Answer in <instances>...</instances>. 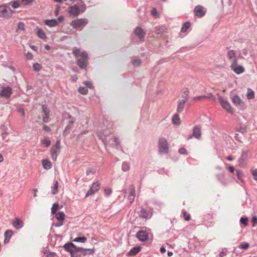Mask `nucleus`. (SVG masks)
I'll use <instances>...</instances> for the list:
<instances>
[{
  "instance_id": "f704fd0d",
  "label": "nucleus",
  "mask_w": 257,
  "mask_h": 257,
  "mask_svg": "<svg viewBox=\"0 0 257 257\" xmlns=\"http://www.w3.org/2000/svg\"><path fill=\"white\" fill-rule=\"evenodd\" d=\"M87 238L85 236L82 237H78L75 238H74L73 240V241L77 242H82L84 243L86 241Z\"/></svg>"
},
{
  "instance_id": "0eeeda50",
  "label": "nucleus",
  "mask_w": 257,
  "mask_h": 257,
  "mask_svg": "<svg viewBox=\"0 0 257 257\" xmlns=\"http://www.w3.org/2000/svg\"><path fill=\"white\" fill-rule=\"evenodd\" d=\"M60 141L57 140L55 145L50 150L51 157L54 161H56L57 156L60 152Z\"/></svg>"
},
{
  "instance_id": "dca6fc26",
  "label": "nucleus",
  "mask_w": 257,
  "mask_h": 257,
  "mask_svg": "<svg viewBox=\"0 0 257 257\" xmlns=\"http://www.w3.org/2000/svg\"><path fill=\"white\" fill-rule=\"evenodd\" d=\"M67 119H68V121L67 122V125L65 128V132L70 130L72 128L73 124L75 121V119L73 118L70 114H68Z\"/></svg>"
},
{
  "instance_id": "9b49d317",
  "label": "nucleus",
  "mask_w": 257,
  "mask_h": 257,
  "mask_svg": "<svg viewBox=\"0 0 257 257\" xmlns=\"http://www.w3.org/2000/svg\"><path fill=\"white\" fill-rule=\"evenodd\" d=\"M100 183L98 182H94L90 188L87 192L85 197L92 195L95 193L99 189Z\"/></svg>"
},
{
  "instance_id": "603ef678",
  "label": "nucleus",
  "mask_w": 257,
  "mask_h": 257,
  "mask_svg": "<svg viewBox=\"0 0 257 257\" xmlns=\"http://www.w3.org/2000/svg\"><path fill=\"white\" fill-rule=\"evenodd\" d=\"M33 67L34 70L36 71H39L41 69L40 64L38 63L34 64Z\"/></svg>"
},
{
  "instance_id": "39448f33",
  "label": "nucleus",
  "mask_w": 257,
  "mask_h": 257,
  "mask_svg": "<svg viewBox=\"0 0 257 257\" xmlns=\"http://www.w3.org/2000/svg\"><path fill=\"white\" fill-rule=\"evenodd\" d=\"M88 23V20L86 19H77L72 21L70 25L74 29L81 30Z\"/></svg>"
},
{
  "instance_id": "c756f323",
  "label": "nucleus",
  "mask_w": 257,
  "mask_h": 257,
  "mask_svg": "<svg viewBox=\"0 0 257 257\" xmlns=\"http://www.w3.org/2000/svg\"><path fill=\"white\" fill-rule=\"evenodd\" d=\"M130 168V164L127 162H123L122 163L121 169L123 172L128 171Z\"/></svg>"
},
{
  "instance_id": "69168bd1",
  "label": "nucleus",
  "mask_w": 257,
  "mask_h": 257,
  "mask_svg": "<svg viewBox=\"0 0 257 257\" xmlns=\"http://www.w3.org/2000/svg\"><path fill=\"white\" fill-rule=\"evenodd\" d=\"M43 130L46 132H50L51 130H50V128L48 126H47L46 125H44L43 126Z\"/></svg>"
},
{
  "instance_id": "de8ad7c7",
  "label": "nucleus",
  "mask_w": 257,
  "mask_h": 257,
  "mask_svg": "<svg viewBox=\"0 0 257 257\" xmlns=\"http://www.w3.org/2000/svg\"><path fill=\"white\" fill-rule=\"evenodd\" d=\"M249 247V244L246 242H241L239 245V248L243 249H246Z\"/></svg>"
},
{
  "instance_id": "423d86ee",
  "label": "nucleus",
  "mask_w": 257,
  "mask_h": 257,
  "mask_svg": "<svg viewBox=\"0 0 257 257\" xmlns=\"http://www.w3.org/2000/svg\"><path fill=\"white\" fill-rule=\"evenodd\" d=\"M135 187L134 185L128 186L124 192V197L126 198L130 204L133 203L136 197Z\"/></svg>"
},
{
  "instance_id": "bf43d9fd",
  "label": "nucleus",
  "mask_w": 257,
  "mask_h": 257,
  "mask_svg": "<svg viewBox=\"0 0 257 257\" xmlns=\"http://www.w3.org/2000/svg\"><path fill=\"white\" fill-rule=\"evenodd\" d=\"M151 13L152 15H153L154 16H156L158 15L157 10L155 8L151 10Z\"/></svg>"
},
{
  "instance_id": "9d476101",
  "label": "nucleus",
  "mask_w": 257,
  "mask_h": 257,
  "mask_svg": "<svg viewBox=\"0 0 257 257\" xmlns=\"http://www.w3.org/2000/svg\"><path fill=\"white\" fill-rule=\"evenodd\" d=\"M63 247L66 251L69 252L71 254L78 252L79 249H81L80 247H77L71 242L66 243Z\"/></svg>"
},
{
  "instance_id": "f03ea898",
  "label": "nucleus",
  "mask_w": 257,
  "mask_h": 257,
  "mask_svg": "<svg viewBox=\"0 0 257 257\" xmlns=\"http://www.w3.org/2000/svg\"><path fill=\"white\" fill-rule=\"evenodd\" d=\"M98 136L104 143H109L113 147L117 148L119 142L117 138L112 136H105L103 133H99Z\"/></svg>"
},
{
  "instance_id": "09e8293b",
  "label": "nucleus",
  "mask_w": 257,
  "mask_h": 257,
  "mask_svg": "<svg viewBox=\"0 0 257 257\" xmlns=\"http://www.w3.org/2000/svg\"><path fill=\"white\" fill-rule=\"evenodd\" d=\"M141 63V61L139 59H136L132 61V64L135 67L139 66Z\"/></svg>"
},
{
  "instance_id": "f257e3e1",
  "label": "nucleus",
  "mask_w": 257,
  "mask_h": 257,
  "mask_svg": "<svg viewBox=\"0 0 257 257\" xmlns=\"http://www.w3.org/2000/svg\"><path fill=\"white\" fill-rule=\"evenodd\" d=\"M80 52V51L79 49L74 48L73 50V54L76 58L80 57V58L77 59V64L81 69H84L88 64V54L85 51H83L81 53Z\"/></svg>"
},
{
  "instance_id": "7c9ffc66",
  "label": "nucleus",
  "mask_w": 257,
  "mask_h": 257,
  "mask_svg": "<svg viewBox=\"0 0 257 257\" xmlns=\"http://www.w3.org/2000/svg\"><path fill=\"white\" fill-rule=\"evenodd\" d=\"M236 176L237 177L238 180L240 181L239 182V184H243V180H242V178L243 177V173L241 171L237 170L236 171Z\"/></svg>"
},
{
  "instance_id": "ea45409f",
  "label": "nucleus",
  "mask_w": 257,
  "mask_h": 257,
  "mask_svg": "<svg viewBox=\"0 0 257 257\" xmlns=\"http://www.w3.org/2000/svg\"><path fill=\"white\" fill-rule=\"evenodd\" d=\"M190 27V23L189 22H186L183 26L181 31L182 32H186Z\"/></svg>"
},
{
  "instance_id": "f8f14e48",
  "label": "nucleus",
  "mask_w": 257,
  "mask_h": 257,
  "mask_svg": "<svg viewBox=\"0 0 257 257\" xmlns=\"http://www.w3.org/2000/svg\"><path fill=\"white\" fill-rule=\"evenodd\" d=\"M218 100L222 107L227 111H231V107L228 101L224 99L223 97L219 96Z\"/></svg>"
},
{
  "instance_id": "c9c22d12",
  "label": "nucleus",
  "mask_w": 257,
  "mask_h": 257,
  "mask_svg": "<svg viewBox=\"0 0 257 257\" xmlns=\"http://www.w3.org/2000/svg\"><path fill=\"white\" fill-rule=\"evenodd\" d=\"M254 97V92L251 89L248 88L247 89V97L248 99H251L253 98Z\"/></svg>"
},
{
  "instance_id": "37998d69",
  "label": "nucleus",
  "mask_w": 257,
  "mask_h": 257,
  "mask_svg": "<svg viewBox=\"0 0 257 257\" xmlns=\"http://www.w3.org/2000/svg\"><path fill=\"white\" fill-rule=\"evenodd\" d=\"M44 254L46 257H56L57 254L54 252H51L49 251H46L44 252Z\"/></svg>"
},
{
  "instance_id": "e433bc0d",
  "label": "nucleus",
  "mask_w": 257,
  "mask_h": 257,
  "mask_svg": "<svg viewBox=\"0 0 257 257\" xmlns=\"http://www.w3.org/2000/svg\"><path fill=\"white\" fill-rule=\"evenodd\" d=\"M181 100H183L186 102L188 99V91L187 90L185 91L182 94V96L179 98Z\"/></svg>"
},
{
  "instance_id": "1a4fd4ad",
  "label": "nucleus",
  "mask_w": 257,
  "mask_h": 257,
  "mask_svg": "<svg viewBox=\"0 0 257 257\" xmlns=\"http://www.w3.org/2000/svg\"><path fill=\"white\" fill-rule=\"evenodd\" d=\"M159 152L162 154H167L168 151V145L166 139L161 138L159 140Z\"/></svg>"
},
{
  "instance_id": "4468645a",
  "label": "nucleus",
  "mask_w": 257,
  "mask_h": 257,
  "mask_svg": "<svg viewBox=\"0 0 257 257\" xmlns=\"http://www.w3.org/2000/svg\"><path fill=\"white\" fill-rule=\"evenodd\" d=\"M136 237L142 241L147 240L148 238V233L145 231H139L136 234Z\"/></svg>"
},
{
  "instance_id": "774afa93",
  "label": "nucleus",
  "mask_w": 257,
  "mask_h": 257,
  "mask_svg": "<svg viewBox=\"0 0 257 257\" xmlns=\"http://www.w3.org/2000/svg\"><path fill=\"white\" fill-rule=\"evenodd\" d=\"M63 224V221H59L58 223H56L54 225L56 227H60Z\"/></svg>"
},
{
  "instance_id": "79ce46f5",
  "label": "nucleus",
  "mask_w": 257,
  "mask_h": 257,
  "mask_svg": "<svg viewBox=\"0 0 257 257\" xmlns=\"http://www.w3.org/2000/svg\"><path fill=\"white\" fill-rule=\"evenodd\" d=\"M213 97H214V96L212 94L210 93V94H209V95H201V96L195 97L194 100H199V99H202V98H213Z\"/></svg>"
},
{
  "instance_id": "c03bdc74",
  "label": "nucleus",
  "mask_w": 257,
  "mask_h": 257,
  "mask_svg": "<svg viewBox=\"0 0 257 257\" xmlns=\"http://www.w3.org/2000/svg\"><path fill=\"white\" fill-rule=\"evenodd\" d=\"M78 91L82 94H86L88 93V89L84 87H80L78 89Z\"/></svg>"
},
{
  "instance_id": "a211bd4d",
  "label": "nucleus",
  "mask_w": 257,
  "mask_h": 257,
  "mask_svg": "<svg viewBox=\"0 0 257 257\" xmlns=\"http://www.w3.org/2000/svg\"><path fill=\"white\" fill-rule=\"evenodd\" d=\"M153 215L152 210L148 211L145 209H142L141 211V217L145 219H148L151 217Z\"/></svg>"
},
{
  "instance_id": "680f3d73",
  "label": "nucleus",
  "mask_w": 257,
  "mask_h": 257,
  "mask_svg": "<svg viewBox=\"0 0 257 257\" xmlns=\"http://www.w3.org/2000/svg\"><path fill=\"white\" fill-rule=\"evenodd\" d=\"M84 84L89 88H91L92 87V84L90 81H85Z\"/></svg>"
},
{
  "instance_id": "cd10ccee",
  "label": "nucleus",
  "mask_w": 257,
  "mask_h": 257,
  "mask_svg": "<svg viewBox=\"0 0 257 257\" xmlns=\"http://www.w3.org/2000/svg\"><path fill=\"white\" fill-rule=\"evenodd\" d=\"M172 122L173 124L176 125H179L181 123V120L178 114H175L172 117Z\"/></svg>"
},
{
  "instance_id": "8fccbe9b",
  "label": "nucleus",
  "mask_w": 257,
  "mask_h": 257,
  "mask_svg": "<svg viewBox=\"0 0 257 257\" xmlns=\"http://www.w3.org/2000/svg\"><path fill=\"white\" fill-rule=\"evenodd\" d=\"M240 222L245 226H247L248 224V218L247 217H241Z\"/></svg>"
},
{
  "instance_id": "a18cd8bd",
  "label": "nucleus",
  "mask_w": 257,
  "mask_h": 257,
  "mask_svg": "<svg viewBox=\"0 0 257 257\" xmlns=\"http://www.w3.org/2000/svg\"><path fill=\"white\" fill-rule=\"evenodd\" d=\"M58 204L57 203H54L52 208H51V213L53 214H55L58 208Z\"/></svg>"
},
{
  "instance_id": "e2e57ef3",
  "label": "nucleus",
  "mask_w": 257,
  "mask_h": 257,
  "mask_svg": "<svg viewBox=\"0 0 257 257\" xmlns=\"http://www.w3.org/2000/svg\"><path fill=\"white\" fill-rule=\"evenodd\" d=\"M179 152L181 154H187V150L184 148H181L179 150Z\"/></svg>"
},
{
  "instance_id": "6e6552de",
  "label": "nucleus",
  "mask_w": 257,
  "mask_h": 257,
  "mask_svg": "<svg viewBox=\"0 0 257 257\" xmlns=\"http://www.w3.org/2000/svg\"><path fill=\"white\" fill-rule=\"evenodd\" d=\"M230 68L235 74L238 75L243 73L245 71L243 66L239 65L238 60H235L233 62H231Z\"/></svg>"
},
{
  "instance_id": "ddd939ff",
  "label": "nucleus",
  "mask_w": 257,
  "mask_h": 257,
  "mask_svg": "<svg viewBox=\"0 0 257 257\" xmlns=\"http://www.w3.org/2000/svg\"><path fill=\"white\" fill-rule=\"evenodd\" d=\"M135 35L138 37L141 41H144L145 36L146 35V33L142 29L141 27H137L134 31Z\"/></svg>"
},
{
  "instance_id": "473e14b6",
  "label": "nucleus",
  "mask_w": 257,
  "mask_h": 257,
  "mask_svg": "<svg viewBox=\"0 0 257 257\" xmlns=\"http://www.w3.org/2000/svg\"><path fill=\"white\" fill-rule=\"evenodd\" d=\"M25 24L22 22H19L18 24L17 28L16 29V32H18L19 31H25Z\"/></svg>"
},
{
  "instance_id": "a878e982",
  "label": "nucleus",
  "mask_w": 257,
  "mask_h": 257,
  "mask_svg": "<svg viewBox=\"0 0 257 257\" xmlns=\"http://www.w3.org/2000/svg\"><path fill=\"white\" fill-rule=\"evenodd\" d=\"M42 165L43 168L46 170H49L52 167V163L47 160L42 161Z\"/></svg>"
},
{
  "instance_id": "4c0bfd02",
  "label": "nucleus",
  "mask_w": 257,
  "mask_h": 257,
  "mask_svg": "<svg viewBox=\"0 0 257 257\" xmlns=\"http://www.w3.org/2000/svg\"><path fill=\"white\" fill-rule=\"evenodd\" d=\"M58 187V182L57 181H56L54 184V185L52 187V193L53 195H55L57 193Z\"/></svg>"
},
{
  "instance_id": "49530a36",
  "label": "nucleus",
  "mask_w": 257,
  "mask_h": 257,
  "mask_svg": "<svg viewBox=\"0 0 257 257\" xmlns=\"http://www.w3.org/2000/svg\"><path fill=\"white\" fill-rule=\"evenodd\" d=\"M12 235V231L11 230H7L5 233V241L7 239H9Z\"/></svg>"
},
{
  "instance_id": "338daca9",
  "label": "nucleus",
  "mask_w": 257,
  "mask_h": 257,
  "mask_svg": "<svg viewBox=\"0 0 257 257\" xmlns=\"http://www.w3.org/2000/svg\"><path fill=\"white\" fill-rule=\"evenodd\" d=\"M252 221L253 223V225H254L255 224L257 223V217L256 216H254L252 217Z\"/></svg>"
},
{
  "instance_id": "58836bf2",
  "label": "nucleus",
  "mask_w": 257,
  "mask_h": 257,
  "mask_svg": "<svg viewBox=\"0 0 257 257\" xmlns=\"http://www.w3.org/2000/svg\"><path fill=\"white\" fill-rule=\"evenodd\" d=\"M8 5L11 6L13 8L17 9L20 7V4L18 1H12Z\"/></svg>"
},
{
  "instance_id": "5701e85b",
  "label": "nucleus",
  "mask_w": 257,
  "mask_h": 257,
  "mask_svg": "<svg viewBox=\"0 0 257 257\" xmlns=\"http://www.w3.org/2000/svg\"><path fill=\"white\" fill-rule=\"evenodd\" d=\"M185 102L186 101H185L184 100L179 99L177 109V111L178 112L180 113L183 111L185 106Z\"/></svg>"
},
{
  "instance_id": "6e6d98bb",
  "label": "nucleus",
  "mask_w": 257,
  "mask_h": 257,
  "mask_svg": "<svg viewBox=\"0 0 257 257\" xmlns=\"http://www.w3.org/2000/svg\"><path fill=\"white\" fill-rule=\"evenodd\" d=\"M253 179L257 181V170H253L251 171Z\"/></svg>"
},
{
  "instance_id": "864d4df0",
  "label": "nucleus",
  "mask_w": 257,
  "mask_h": 257,
  "mask_svg": "<svg viewBox=\"0 0 257 257\" xmlns=\"http://www.w3.org/2000/svg\"><path fill=\"white\" fill-rule=\"evenodd\" d=\"M42 109L45 115H49L50 111L46 106H45V105H42Z\"/></svg>"
},
{
  "instance_id": "bb28decb",
  "label": "nucleus",
  "mask_w": 257,
  "mask_h": 257,
  "mask_svg": "<svg viewBox=\"0 0 257 257\" xmlns=\"http://www.w3.org/2000/svg\"><path fill=\"white\" fill-rule=\"evenodd\" d=\"M141 251L140 247H134L128 252V254L131 256L135 255Z\"/></svg>"
},
{
  "instance_id": "412c9836",
  "label": "nucleus",
  "mask_w": 257,
  "mask_h": 257,
  "mask_svg": "<svg viewBox=\"0 0 257 257\" xmlns=\"http://www.w3.org/2000/svg\"><path fill=\"white\" fill-rule=\"evenodd\" d=\"M81 249H79L78 252H81V253L83 255H86L87 254H91L94 252V248H83L80 247Z\"/></svg>"
},
{
  "instance_id": "3c124183",
  "label": "nucleus",
  "mask_w": 257,
  "mask_h": 257,
  "mask_svg": "<svg viewBox=\"0 0 257 257\" xmlns=\"http://www.w3.org/2000/svg\"><path fill=\"white\" fill-rule=\"evenodd\" d=\"M42 142L44 145L46 146V147H48L51 144L50 141L47 139L46 138L43 139L42 140Z\"/></svg>"
},
{
  "instance_id": "052dcab7",
  "label": "nucleus",
  "mask_w": 257,
  "mask_h": 257,
  "mask_svg": "<svg viewBox=\"0 0 257 257\" xmlns=\"http://www.w3.org/2000/svg\"><path fill=\"white\" fill-rule=\"evenodd\" d=\"M26 57L27 59L28 60H31L33 58V55L30 52H28L26 55Z\"/></svg>"
},
{
  "instance_id": "6ab92c4d",
  "label": "nucleus",
  "mask_w": 257,
  "mask_h": 257,
  "mask_svg": "<svg viewBox=\"0 0 257 257\" xmlns=\"http://www.w3.org/2000/svg\"><path fill=\"white\" fill-rule=\"evenodd\" d=\"M201 133L200 128L197 126H195L193 128L192 137L197 139L201 138Z\"/></svg>"
},
{
  "instance_id": "b1692460",
  "label": "nucleus",
  "mask_w": 257,
  "mask_h": 257,
  "mask_svg": "<svg viewBox=\"0 0 257 257\" xmlns=\"http://www.w3.org/2000/svg\"><path fill=\"white\" fill-rule=\"evenodd\" d=\"M167 28L164 26H157L155 28V32L157 34H160L166 32Z\"/></svg>"
},
{
  "instance_id": "2f4dec72",
  "label": "nucleus",
  "mask_w": 257,
  "mask_h": 257,
  "mask_svg": "<svg viewBox=\"0 0 257 257\" xmlns=\"http://www.w3.org/2000/svg\"><path fill=\"white\" fill-rule=\"evenodd\" d=\"M37 35L38 36L42 39H45L46 38V35L44 32V31L41 29H38L37 30Z\"/></svg>"
},
{
  "instance_id": "393cba45",
  "label": "nucleus",
  "mask_w": 257,
  "mask_h": 257,
  "mask_svg": "<svg viewBox=\"0 0 257 257\" xmlns=\"http://www.w3.org/2000/svg\"><path fill=\"white\" fill-rule=\"evenodd\" d=\"M231 100L233 103L236 106L240 105L242 101L239 96L238 95H234L231 98Z\"/></svg>"
},
{
  "instance_id": "f3484780",
  "label": "nucleus",
  "mask_w": 257,
  "mask_h": 257,
  "mask_svg": "<svg viewBox=\"0 0 257 257\" xmlns=\"http://www.w3.org/2000/svg\"><path fill=\"white\" fill-rule=\"evenodd\" d=\"M227 57L230 62H233L235 60H237L236 52L234 50H230L227 52Z\"/></svg>"
},
{
  "instance_id": "20e7f679",
  "label": "nucleus",
  "mask_w": 257,
  "mask_h": 257,
  "mask_svg": "<svg viewBox=\"0 0 257 257\" xmlns=\"http://www.w3.org/2000/svg\"><path fill=\"white\" fill-rule=\"evenodd\" d=\"M85 10L86 6L84 3H82V5L80 6L74 5L70 7L68 12L70 15L77 17L80 13L84 12Z\"/></svg>"
},
{
  "instance_id": "c85d7f7f",
  "label": "nucleus",
  "mask_w": 257,
  "mask_h": 257,
  "mask_svg": "<svg viewBox=\"0 0 257 257\" xmlns=\"http://www.w3.org/2000/svg\"><path fill=\"white\" fill-rule=\"evenodd\" d=\"M65 214L63 211H60L56 214V219L59 221H63L64 220Z\"/></svg>"
},
{
  "instance_id": "aec40b11",
  "label": "nucleus",
  "mask_w": 257,
  "mask_h": 257,
  "mask_svg": "<svg viewBox=\"0 0 257 257\" xmlns=\"http://www.w3.org/2000/svg\"><path fill=\"white\" fill-rule=\"evenodd\" d=\"M194 12L197 16L201 17L203 16L205 13L203 11V7L201 6H197L194 8Z\"/></svg>"
},
{
  "instance_id": "a19ab883",
  "label": "nucleus",
  "mask_w": 257,
  "mask_h": 257,
  "mask_svg": "<svg viewBox=\"0 0 257 257\" xmlns=\"http://www.w3.org/2000/svg\"><path fill=\"white\" fill-rule=\"evenodd\" d=\"M247 156V154L246 152H242L241 156L238 160L239 163L244 162V161L246 159Z\"/></svg>"
},
{
  "instance_id": "13d9d810",
  "label": "nucleus",
  "mask_w": 257,
  "mask_h": 257,
  "mask_svg": "<svg viewBox=\"0 0 257 257\" xmlns=\"http://www.w3.org/2000/svg\"><path fill=\"white\" fill-rule=\"evenodd\" d=\"M112 192L111 189L109 188H107L104 189V193L107 195H110Z\"/></svg>"
},
{
  "instance_id": "5fc2aeb1",
  "label": "nucleus",
  "mask_w": 257,
  "mask_h": 257,
  "mask_svg": "<svg viewBox=\"0 0 257 257\" xmlns=\"http://www.w3.org/2000/svg\"><path fill=\"white\" fill-rule=\"evenodd\" d=\"M34 0H22V2L25 6L29 5L30 4L32 3Z\"/></svg>"
},
{
  "instance_id": "2eb2a0df",
  "label": "nucleus",
  "mask_w": 257,
  "mask_h": 257,
  "mask_svg": "<svg viewBox=\"0 0 257 257\" xmlns=\"http://www.w3.org/2000/svg\"><path fill=\"white\" fill-rule=\"evenodd\" d=\"M23 221L20 218H16L12 221V224L14 228L17 229H20L24 226Z\"/></svg>"
},
{
  "instance_id": "72a5a7b5",
  "label": "nucleus",
  "mask_w": 257,
  "mask_h": 257,
  "mask_svg": "<svg viewBox=\"0 0 257 257\" xmlns=\"http://www.w3.org/2000/svg\"><path fill=\"white\" fill-rule=\"evenodd\" d=\"M248 50L246 48H244L241 50V52L238 54V57L239 58H243L244 56H246L248 55Z\"/></svg>"
},
{
  "instance_id": "4be33fe9",
  "label": "nucleus",
  "mask_w": 257,
  "mask_h": 257,
  "mask_svg": "<svg viewBox=\"0 0 257 257\" xmlns=\"http://www.w3.org/2000/svg\"><path fill=\"white\" fill-rule=\"evenodd\" d=\"M45 24L50 27H53L57 26L58 22L55 19L46 20L45 21Z\"/></svg>"
},
{
  "instance_id": "0e129e2a",
  "label": "nucleus",
  "mask_w": 257,
  "mask_h": 257,
  "mask_svg": "<svg viewBox=\"0 0 257 257\" xmlns=\"http://www.w3.org/2000/svg\"><path fill=\"white\" fill-rule=\"evenodd\" d=\"M48 118H49V115H45V116L43 117V120L45 122H48Z\"/></svg>"
},
{
  "instance_id": "4d7b16f0",
  "label": "nucleus",
  "mask_w": 257,
  "mask_h": 257,
  "mask_svg": "<svg viewBox=\"0 0 257 257\" xmlns=\"http://www.w3.org/2000/svg\"><path fill=\"white\" fill-rule=\"evenodd\" d=\"M227 251L226 249H223L219 253V257H223L226 255Z\"/></svg>"
},
{
  "instance_id": "7ed1b4c3",
  "label": "nucleus",
  "mask_w": 257,
  "mask_h": 257,
  "mask_svg": "<svg viewBox=\"0 0 257 257\" xmlns=\"http://www.w3.org/2000/svg\"><path fill=\"white\" fill-rule=\"evenodd\" d=\"M14 11H13L7 4L0 5V18L10 19L12 17Z\"/></svg>"
}]
</instances>
